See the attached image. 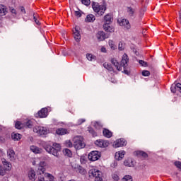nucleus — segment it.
I'll return each mask as SVG.
<instances>
[{
  "label": "nucleus",
  "instance_id": "f257e3e1",
  "mask_svg": "<svg viewBox=\"0 0 181 181\" xmlns=\"http://www.w3.org/2000/svg\"><path fill=\"white\" fill-rule=\"evenodd\" d=\"M128 62H129V59L128 58V55L127 54H124L122 58V61L119 63H118V61L115 59H111V63L116 67L117 70L118 71H121L122 70V67L124 69V71L122 73H125V74H128V70H127V66H128Z\"/></svg>",
  "mask_w": 181,
  "mask_h": 181
},
{
  "label": "nucleus",
  "instance_id": "f03ea898",
  "mask_svg": "<svg viewBox=\"0 0 181 181\" xmlns=\"http://www.w3.org/2000/svg\"><path fill=\"white\" fill-rule=\"evenodd\" d=\"M45 149L48 153L57 157L59 156V152H60L62 147L60 146V144L54 143L52 146H50V144H47L45 146Z\"/></svg>",
  "mask_w": 181,
  "mask_h": 181
},
{
  "label": "nucleus",
  "instance_id": "7ed1b4c3",
  "mask_svg": "<svg viewBox=\"0 0 181 181\" xmlns=\"http://www.w3.org/2000/svg\"><path fill=\"white\" fill-rule=\"evenodd\" d=\"M92 8L94 12H95V13L99 16H103L107 11V6L105 4H100V3L98 2H93Z\"/></svg>",
  "mask_w": 181,
  "mask_h": 181
},
{
  "label": "nucleus",
  "instance_id": "20e7f679",
  "mask_svg": "<svg viewBox=\"0 0 181 181\" xmlns=\"http://www.w3.org/2000/svg\"><path fill=\"white\" fill-rule=\"evenodd\" d=\"M74 147L75 149H83L85 148L86 143H84V139L81 136H76L73 139Z\"/></svg>",
  "mask_w": 181,
  "mask_h": 181
},
{
  "label": "nucleus",
  "instance_id": "39448f33",
  "mask_svg": "<svg viewBox=\"0 0 181 181\" xmlns=\"http://www.w3.org/2000/svg\"><path fill=\"white\" fill-rule=\"evenodd\" d=\"M1 162L4 167L0 165V175L5 176L6 174V170H11V169H12V164L8 162L5 158H2Z\"/></svg>",
  "mask_w": 181,
  "mask_h": 181
},
{
  "label": "nucleus",
  "instance_id": "423d86ee",
  "mask_svg": "<svg viewBox=\"0 0 181 181\" xmlns=\"http://www.w3.org/2000/svg\"><path fill=\"white\" fill-rule=\"evenodd\" d=\"M33 132L42 136L43 135H47V134H49V129L45 127L35 126L33 128Z\"/></svg>",
  "mask_w": 181,
  "mask_h": 181
},
{
  "label": "nucleus",
  "instance_id": "0eeeda50",
  "mask_svg": "<svg viewBox=\"0 0 181 181\" xmlns=\"http://www.w3.org/2000/svg\"><path fill=\"white\" fill-rule=\"evenodd\" d=\"M88 158L89 160H91L92 162H95V160H98L100 158H101V153H100L98 151H93L89 153Z\"/></svg>",
  "mask_w": 181,
  "mask_h": 181
},
{
  "label": "nucleus",
  "instance_id": "6e6552de",
  "mask_svg": "<svg viewBox=\"0 0 181 181\" xmlns=\"http://www.w3.org/2000/svg\"><path fill=\"white\" fill-rule=\"evenodd\" d=\"M119 26H123L124 29H131V24L129 23V21L125 18H120L117 21Z\"/></svg>",
  "mask_w": 181,
  "mask_h": 181
},
{
  "label": "nucleus",
  "instance_id": "1a4fd4ad",
  "mask_svg": "<svg viewBox=\"0 0 181 181\" xmlns=\"http://www.w3.org/2000/svg\"><path fill=\"white\" fill-rule=\"evenodd\" d=\"M127 145V141L124 139H119L116 140L114 144V148H121V146H125Z\"/></svg>",
  "mask_w": 181,
  "mask_h": 181
},
{
  "label": "nucleus",
  "instance_id": "9d476101",
  "mask_svg": "<svg viewBox=\"0 0 181 181\" xmlns=\"http://www.w3.org/2000/svg\"><path fill=\"white\" fill-rule=\"evenodd\" d=\"M88 175L89 177H95V179L96 177L101 176V173L100 172V170L93 168L88 171Z\"/></svg>",
  "mask_w": 181,
  "mask_h": 181
},
{
  "label": "nucleus",
  "instance_id": "9b49d317",
  "mask_svg": "<svg viewBox=\"0 0 181 181\" xmlns=\"http://www.w3.org/2000/svg\"><path fill=\"white\" fill-rule=\"evenodd\" d=\"M95 144L99 148H107L110 145V142L105 140H97Z\"/></svg>",
  "mask_w": 181,
  "mask_h": 181
},
{
  "label": "nucleus",
  "instance_id": "f8f14e48",
  "mask_svg": "<svg viewBox=\"0 0 181 181\" xmlns=\"http://www.w3.org/2000/svg\"><path fill=\"white\" fill-rule=\"evenodd\" d=\"M7 158L9 159V160H11L13 162L15 159H16V155L15 154V151L12 150V148H10L7 150Z\"/></svg>",
  "mask_w": 181,
  "mask_h": 181
},
{
  "label": "nucleus",
  "instance_id": "ddd939ff",
  "mask_svg": "<svg viewBox=\"0 0 181 181\" xmlns=\"http://www.w3.org/2000/svg\"><path fill=\"white\" fill-rule=\"evenodd\" d=\"M49 179H53V175L51 174H41L38 176L37 181H47Z\"/></svg>",
  "mask_w": 181,
  "mask_h": 181
},
{
  "label": "nucleus",
  "instance_id": "4468645a",
  "mask_svg": "<svg viewBox=\"0 0 181 181\" xmlns=\"http://www.w3.org/2000/svg\"><path fill=\"white\" fill-rule=\"evenodd\" d=\"M74 32V37L76 42H80L81 39V35H80V31H78V27H75L73 30Z\"/></svg>",
  "mask_w": 181,
  "mask_h": 181
},
{
  "label": "nucleus",
  "instance_id": "2eb2a0df",
  "mask_svg": "<svg viewBox=\"0 0 181 181\" xmlns=\"http://www.w3.org/2000/svg\"><path fill=\"white\" fill-rule=\"evenodd\" d=\"M96 37L98 40H100L101 42L107 39V35H105V33H104L103 31H98V33L96 34Z\"/></svg>",
  "mask_w": 181,
  "mask_h": 181
},
{
  "label": "nucleus",
  "instance_id": "dca6fc26",
  "mask_svg": "<svg viewBox=\"0 0 181 181\" xmlns=\"http://www.w3.org/2000/svg\"><path fill=\"white\" fill-rule=\"evenodd\" d=\"M56 134L57 135H67V134H70V131L67 129L59 128L56 130Z\"/></svg>",
  "mask_w": 181,
  "mask_h": 181
},
{
  "label": "nucleus",
  "instance_id": "f3484780",
  "mask_svg": "<svg viewBox=\"0 0 181 181\" xmlns=\"http://www.w3.org/2000/svg\"><path fill=\"white\" fill-rule=\"evenodd\" d=\"M124 156H125V151H121L115 153V158L117 160H121V159H122Z\"/></svg>",
  "mask_w": 181,
  "mask_h": 181
},
{
  "label": "nucleus",
  "instance_id": "a211bd4d",
  "mask_svg": "<svg viewBox=\"0 0 181 181\" xmlns=\"http://www.w3.org/2000/svg\"><path fill=\"white\" fill-rule=\"evenodd\" d=\"M127 13H128V15L130 18H132V17L135 16V12H136L135 8H134L131 6H127Z\"/></svg>",
  "mask_w": 181,
  "mask_h": 181
},
{
  "label": "nucleus",
  "instance_id": "6ab92c4d",
  "mask_svg": "<svg viewBox=\"0 0 181 181\" xmlns=\"http://www.w3.org/2000/svg\"><path fill=\"white\" fill-rule=\"evenodd\" d=\"M103 29L105 32H110V33H112V32L115 30V29L112 26L107 23H105L103 25Z\"/></svg>",
  "mask_w": 181,
  "mask_h": 181
},
{
  "label": "nucleus",
  "instance_id": "aec40b11",
  "mask_svg": "<svg viewBox=\"0 0 181 181\" xmlns=\"http://www.w3.org/2000/svg\"><path fill=\"white\" fill-rule=\"evenodd\" d=\"M38 115L40 118H46L47 117V108H42V110L38 112Z\"/></svg>",
  "mask_w": 181,
  "mask_h": 181
},
{
  "label": "nucleus",
  "instance_id": "412c9836",
  "mask_svg": "<svg viewBox=\"0 0 181 181\" xmlns=\"http://www.w3.org/2000/svg\"><path fill=\"white\" fill-rule=\"evenodd\" d=\"M30 151L33 152V153H42L43 150L36 146H30Z\"/></svg>",
  "mask_w": 181,
  "mask_h": 181
},
{
  "label": "nucleus",
  "instance_id": "4be33fe9",
  "mask_svg": "<svg viewBox=\"0 0 181 181\" xmlns=\"http://www.w3.org/2000/svg\"><path fill=\"white\" fill-rule=\"evenodd\" d=\"M124 165L125 166H128L129 168H132L134 167V160H132V158H127L124 160Z\"/></svg>",
  "mask_w": 181,
  "mask_h": 181
},
{
  "label": "nucleus",
  "instance_id": "5701e85b",
  "mask_svg": "<svg viewBox=\"0 0 181 181\" xmlns=\"http://www.w3.org/2000/svg\"><path fill=\"white\" fill-rule=\"evenodd\" d=\"M104 21L106 22L105 23L110 24L112 23V16L111 14L107 13L104 16Z\"/></svg>",
  "mask_w": 181,
  "mask_h": 181
},
{
  "label": "nucleus",
  "instance_id": "b1692460",
  "mask_svg": "<svg viewBox=\"0 0 181 181\" xmlns=\"http://www.w3.org/2000/svg\"><path fill=\"white\" fill-rule=\"evenodd\" d=\"M11 138L13 141H21L22 139V135L18 133H12Z\"/></svg>",
  "mask_w": 181,
  "mask_h": 181
},
{
  "label": "nucleus",
  "instance_id": "393cba45",
  "mask_svg": "<svg viewBox=\"0 0 181 181\" xmlns=\"http://www.w3.org/2000/svg\"><path fill=\"white\" fill-rule=\"evenodd\" d=\"M85 21L86 22H94V21H95V16L93 14H88L87 15Z\"/></svg>",
  "mask_w": 181,
  "mask_h": 181
},
{
  "label": "nucleus",
  "instance_id": "a878e982",
  "mask_svg": "<svg viewBox=\"0 0 181 181\" xmlns=\"http://www.w3.org/2000/svg\"><path fill=\"white\" fill-rule=\"evenodd\" d=\"M103 134L106 138H111L112 136V132L107 129H103Z\"/></svg>",
  "mask_w": 181,
  "mask_h": 181
},
{
  "label": "nucleus",
  "instance_id": "bb28decb",
  "mask_svg": "<svg viewBox=\"0 0 181 181\" xmlns=\"http://www.w3.org/2000/svg\"><path fill=\"white\" fill-rule=\"evenodd\" d=\"M6 13H7V11H6V6L1 4L0 5V15L1 16H4V15H6Z\"/></svg>",
  "mask_w": 181,
  "mask_h": 181
},
{
  "label": "nucleus",
  "instance_id": "cd10ccee",
  "mask_svg": "<svg viewBox=\"0 0 181 181\" xmlns=\"http://www.w3.org/2000/svg\"><path fill=\"white\" fill-rule=\"evenodd\" d=\"M28 177L30 179V180H35V177H36V173H35V170H31L29 173H28Z\"/></svg>",
  "mask_w": 181,
  "mask_h": 181
},
{
  "label": "nucleus",
  "instance_id": "c85d7f7f",
  "mask_svg": "<svg viewBox=\"0 0 181 181\" xmlns=\"http://www.w3.org/2000/svg\"><path fill=\"white\" fill-rule=\"evenodd\" d=\"M15 127L17 129H22V128H25V123H21V122H16Z\"/></svg>",
  "mask_w": 181,
  "mask_h": 181
},
{
  "label": "nucleus",
  "instance_id": "c756f323",
  "mask_svg": "<svg viewBox=\"0 0 181 181\" xmlns=\"http://www.w3.org/2000/svg\"><path fill=\"white\" fill-rule=\"evenodd\" d=\"M65 156H68L69 158H71L73 153H71V151L69 148H64L63 151Z\"/></svg>",
  "mask_w": 181,
  "mask_h": 181
},
{
  "label": "nucleus",
  "instance_id": "7c9ffc66",
  "mask_svg": "<svg viewBox=\"0 0 181 181\" xmlns=\"http://www.w3.org/2000/svg\"><path fill=\"white\" fill-rule=\"evenodd\" d=\"M33 124L32 123V121L30 120H25L24 122V128H32V126Z\"/></svg>",
  "mask_w": 181,
  "mask_h": 181
},
{
  "label": "nucleus",
  "instance_id": "2f4dec72",
  "mask_svg": "<svg viewBox=\"0 0 181 181\" xmlns=\"http://www.w3.org/2000/svg\"><path fill=\"white\" fill-rule=\"evenodd\" d=\"M103 66L105 67V69H106L107 70H109V71H114V68H112V66H111V64L105 62V64H103Z\"/></svg>",
  "mask_w": 181,
  "mask_h": 181
},
{
  "label": "nucleus",
  "instance_id": "473e14b6",
  "mask_svg": "<svg viewBox=\"0 0 181 181\" xmlns=\"http://www.w3.org/2000/svg\"><path fill=\"white\" fill-rule=\"evenodd\" d=\"M86 58L88 60H89V62H94V60H95V56L93 55L92 54H87Z\"/></svg>",
  "mask_w": 181,
  "mask_h": 181
},
{
  "label": "nucleus",
  "instance_id": "72a5a7b5",
  "mask_svg": "<svg viewBox=\"0 0 181 181\" xmlns=\"http://www.w3.org/2000/svg\"><path fill=\"white\" fill-rule=\"evenodd\" d=\"M137 156H142V158H148V154L144 151H136Z\"/></svg>",
  "mask_w": 181,
  "mask_h": 181
},
{
  "label": "nucleus",
  "instance_id": "f704fd0d",
  "mask_svg": "<svg viewBox=\"0 0 181 181\" xmlns=\"http://www.w3.org/2000/svg\"><path fill=\"white\" fill-rule=\"evenodd\" d=\"M46 171V168H45V167H38V173L39 175H43V174H47L46 173H45Z\"/></svg>",
  "mask_w": 181,
  "mask_h": 181
},
{
  "label": "nucleus",
  "instance_id": "c9c22d12",
  "mask_svg": "<svg viewBox=\"0 0 181 181\" xmlns=\"http://www.w3.org/2000/svg\"><path fill=\"white\" fill-rule=\"evenodd\" d=\"M109 46L112 50H115L117 49V46H115V43L112 40H109Z\"/></svg>",
  "mask_w": 181,
  "mask_h": 181
},
{
  "label": "nucleus",
  "instance_id": "e433bc0d",
  "mask_svg": "<svg viewBox=\"0 0 181 181\" xmlns=\"http://www.w3.org/2000/svg\"><path fill=\"white\" fill-rule=\"evenodd\" d=\"M40 162V158H35L32 159L33 165H39Z\"/></svg>",
  "mask_w": 181,
  "mask_h": 181
},
{
  "label": "nucleus",
  "instance_id": "4c0bfd02",
  "mask_svg": "<svg viewBox=\"0 0 181 181\" xmlns=\"http://www.w3.org/2000/svg\"><path fill=\"white\" fill-rule=\"evenodd\" d=\"M118 49L120 51L124 50L125 49V44L122 42H119Z\"/></svg>",
  "mask_w": 181,
  "mask_h": 181
},
{
  "label": "nucleus",
  "instance_id": "58836bf2",
  "mask_svg": "<svg viewBox=\"0 0 181 181\" xmlns=\"http://www.w3.org/2000/svg\"><path fill=\"white\" fill-rule=\"evenodd\" d=\"M65 145L68 148H73V143H71V141L70 140H66L65 141Z\"/></svg>",
  "mask_w": 181,
  "mask_h": 181
},
{
  "label": "nucleus",
  "instance_id": "ea45409f",
  "mask_svg": "<svg viewBox=\"0 0 181 181\" xmlns=\"http://www.w3.org/2000/svg\"><path fill=\"white\" fill-rule=\"evenodd\" d=\"M122 181H132V177L131 175H125L123 177Z\"/></svg>",
  "mask_w": 181,
  "mask_h": 181
},
{
  "label": "nucleus",
  "instance_id": "a19ab883",
  "mask_svg": "<svg viewBox=\"0 0 181 181\" xmlns=\"http://www.w3.org/2000/svg\"><path fill=\"white\" fill-rule=\"evenodd\" d=\"M94 127H95L96 128H101L103 127V123H101V122H95Z\"/></svg>",
  "mask_w": 181,
  "mask_h": 181
},
{
  "label": "nucleus",
  "instance_id": "79ce46f5",
  "mask_svg": "<svg viewBox=\"0 0 181 181\" xmlns=\"http://www.w3.org/2000/svg\"><path fill=\"white\" fill-rule=\"evenodd\" d=\"M150 75H151V72H149V71L144 70L142 71V76H144V77H148Z\"/></svg>",
  "mask_w": 181,
  "mask_h": 181
},
{
  "label": "nucleus",
  "instance_id": "37998d69",
  "mask_svg": "<svg viewBox=\"0 0 181 181\" xmlns=\"http://www.w3.org/2000/svg\"><path fill=\"white\" fill-rule=\"evenodd\" d=\"M170 90H171L172 93H176V90H177V85L176 84H173L171 86Z\"/></svg>",
  "mask_w": 181,
  "mask_h": 181
},
{
  "label": "nucleus",
  "instance_id": "c03bdc74",
  "mask_svg": "<svg viewBox=\"0 0 181 181\" xmlns=\"http://www.w3.org/2000/svg\"><path fill=\"white\" fill-rule=\"evenodd\" d=\"M75 16H76V18H81V11L80 9H78V11H75Z\"/></svg>",
  "mask_w": 181,
  "mask_h": 181
},
{
  "label": "nucleus",
  "instance_id": "a18cd8bd",
  "mask_svg": "<svg viewBox=\"0 0 181 181\" xmlns=\"http://www.w3.org/2000/svg\"><path fill=\"white\" fill-rule=\"evenodd\" d=\"M78 172H79V173H81V175H86V170L81 167H80L78 168Z\"/></svg>",
  "mask_w": 181,
  "mask_h": 181
},
{
  "label": "nucleus",
  "instance_id": "49530a36",
  "mask_svg": "<svg viewBox=\"0 0 181 181\" xmlns=\"http://www.w3.org/2000/svg\"><path fill=\"white\" fill-rule=\"evenodd\" d=\"M81 2L83 5L88 6L90 5V0H81Z\"/></svg>",
  "mask_w": 181,
  "mask_h": 181
},
{
  "label": "nucleus",
  "instance_id": "de8ad7c7",
  "mask_svg": "<svg viewBox=\"0 0 181 181\" xmlns=\"http://www.w3.org/2000/svg\"><path fill=\"white\" fill-rule=\"evenodd\" d=\"M38 165H39V167L45 168V166H46V162L40 161V163H38Z\"/></svg>",
  "mask_w": 181,
  "mask_h": 181
},
{
  "label": "nucleus",
  "instance_id": "09e8293b",
  "mask_svg": "<svg viewBox=\"0 0 181 181\" xmlns=\"http://www.w3.org/2000/svg\"><path fill=\"white\" fill-rule=\"evenodd\" d=\"M175 165L178 168V169H181V162L180 161H176L175 163Z\"/></svg>",
  "mask_w": 181,
  "mask_h": 181
},
{
  "label": "nucleus",
  "instance_id": "8fccbe9b",
  "mask_svg": "<svg viewBox=\"0 0 181 181\" xmlns=\"http://www.w3.org/2000/svg\"><path fill=\"white\" fill-rule=\"evenodd\" d=\"M83 122H86V119H80L78 120L77 125H81V124H83Z\"/></svg>",
  "mask_w": 181,
  "mask_h": 181
},
{
  "label": "nucleus",
  "instance_id": "3c124183",
  "mask_svg": "<svg viewBox=\"0 0 181 181\" xmlns=\"http://www.w3.org/2000/svg\"><path fill=\"white\" fill-rule=\"evenodd\" d=\"M10 11L11 12V13H13V15H16V10L12 7L10 8Z\"/></svg>",
  "mask_w": 181,
  "mask_h": 181
},
{
  "label": "nucleus",
  "instance_id": "603ef678",
  "mask_svg": "<svg viewBox=\"0 0 181 181\" xmlns=\"http://www.w3.org/2000/svg\"><path fill=\"white\" fill-rule=\"evenodd\" d=\"M177 90H178V91H180V93H181V83H177Z\"/></svg>",
  "mask_w": 181,
  "mask_h": 181
},
{
  "label": "nucleus",
  "instance_id": "864d4df0",
  "mask_svg": "<svg viewBox=\"0 0 181 181\" xmlns=\"http://www.w3.org/2000/svg\"><path fill=\"white\" fill-rule=\"evenodd\" d=\"M139 64H141L142 66H146V62H145L144 61H142V60H140L139 62Z\"/></svg>",
  "mask_w": 181,
  "mask_h": 181
},
{
  "label": "nucleus",
  "instance_id": "5fc2aeb1",
  "mask_svg": "<svg viewBox=\"0 0 181 181\" xmlns=\"http://www.w3.org/2000/svg\"><path fill=\"white\" fill-rule=\"evenodd\" d=\"M95 181H103V178H101V175H99L98 177H96V178H95Z\"/></svg>",
  "mask_w": 181,
  "mask_h": 181
},
{
  "label": "nucleus",
  "instance_id": "6e6d98bb",
  "mask_svg": "<svg viewBox=\"0 0 181 181\" xmlns=\"http://www.w3.org/2000/svg\"><path fill=\"white\" fill-rule=\"evenodd\" d=\"M100 50L102 53H107V49L105 47H102Z\"/></svg>",
  "mask_w": 181,
  "mask_h": 181
},
{
  "label": "nucleus",
  "instance_id": "4d7b16f0",
  "mask_svg": "<svg viewBox=\"0 0 181 181\" xmlns=\"http://www.w3.org/2000/svg\"><path fill=\"white\" fill-rule=\"evenodd\" d=\"M112 177L114 180H119V177H118L117 175H114Z\"/></svg>",
  "mask_w": 181,
  "mask_h": 181
},
{
  "label": "nucleus",
  "instance_id": "13d9d810",
  "mask_svg": "<svg viewBox=\"0 0 181 181\" xmlns=\"http://www.w3.org/2000/svg\"><path fill=\"white\" fill-rule=\"evenodd\" d=\"M116 166H118V163L117 161H115L112 164V168H115Z\"/></svg>",
  "mask_w": 181,
  "mask_h": 181
},
{
  "label": "nucleus",
  "instance_id": "bf43d9fd",
  "mask_svg": "<svg viewBox=\"0 0 181 181\" xmlns=\"http://www.w3.org/2000/svg\"><path fill=\"white\" fill-rule=\"evenodd\" d=\"M21 11L23 13H26V11H25V7H21Z\"/></svg>",
  "mask_w": 181,
  "mask_h": 181
},
{
  "label": "nucleus",
  "instance_id": "052dcab7",
  "mask_svg": "<svg viewBox=\"0 0 181 181\" xmlns=\"http://www.w3.org/2000/svg\"><path fill=\"white\" fill-rule=\"evenodd\" d=\"M140 16H144V11L142 10L140 11Z\"/></svg>",
  "mask_w": 181,
  "mask_h": 181
},
{
  "label": "nucleus",
  "instance_id": "680f3d73",
  "mask_svg": "<svg viewBox=\"0 0 181 181\" xmlns=\"http://www.w3.org/2000/svg\"><path fill=\"white\" fill-rule=\"evenodd\" d=\"M35 23L37 24V25H40V23L39 22V21L38 20H35Z\"/></svg>",
  "mask_w": 181,
  "mask_h": 181
},
{
  "label": "nucleus",
  "instance_id": "e2e57ef3",
  "mask_svg": "<svg viewBox=\"0 0 181 181\" xmlns=\"http://www.w3.org/2000/svg\"><path fill=\"white\" fill-rule=\"evenodd\" d=\"M49 181H54V177L52 175V179H48Z\"/></svg>",
  "mask_w": 181,
  "mask_h": 181
},
{
  "label": "nucleus",
  "instance_id": "0e129e2a",
  "mask_svg": "<svg viewBox=\"0 0 181 181\" xmlns=\"http://www.w3.org/2000/svg\"><path fill=\"white\" fill-rule=\"evenodd\" d=\"M33 19H34L35 22H36V20H37V18H36V17H35V16H34Z\"/></svg>",
  "mask_w": 181,
  "mask_h": 181
},
{
  "label": "nucleus",
  "instance_id": "69168bd1",
  "mask_svg": "<svg viewBox=\"0 0 181 181\" xmlns=\"http://www.w3.org/2000/svg\"><path fill=\"white\" fill-rule=\"evenodd\" d=\"M89 132H91L93 134V132H94V131L93 129H90Z\"/></svg>",
  "mask_w": 181,
  "mask_h": 181
},
{
  "label": "nucleus",
  "instance_id": "338daca9",
  "mask_svg": "<svg viewBox=\"0 0 181 181\" xmlns=\"http://www.w3.org/2000/svg\"><path fill=\"white\" fill-rule=\"evenodd\" d=\"M142 12H145L146 11V8L141 9Z\"/></svg>",
  "mask_w": 181,
  "mask_h": 181
},
{
  "label": "nucleus",
  "instance_id": "774afa93",
  "mask_svg": "<svg viewBox=\"0 0 181 181\" xmlns=\"http://www.w3.org/2000/svg\"><path fill=\"white\" fill-rule=\"evenodd\" d=\"M95 135H96L95 133H94V134H93V136H95Z\"/></svg>",
  "mask_w": 181,
  "mask_h": 181
}]
</instances>
